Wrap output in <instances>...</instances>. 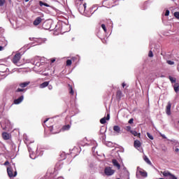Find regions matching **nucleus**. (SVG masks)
<instances>
[{"mask_svg": "<svg viewBox=\"0 0 179 179\" xmlns=\"http://www.w3.org/2000/svg\"><path fill=\"white\" fill-rule=\"evenodd\" d=\"M31 64L35 65L34 69L35 71H43L44 65H45V59L40 57H36L34 58Z\"/></svg>", "mask_w": 179, "mask_h": 179, "instance_id": "1", "label": "nucleus"}, {"mask_svg": "<svg viewBox=\"0 0 179 179\" xmlns=\"http://www.w3.org/2000/svg\"><path fill=\"white\" fill-rule=\"evenodd\" d=\"M26 2H29V0H24Z\"/></svg>", "mask_w": 179, "mask_h": 179, "instance_id": "57", "label": "nucleus"}, {"mask_svg": "<svg viewBox=\"0 0 179 179\" xmlns=\"http://www.w3.org/2000/svg\"><path fill=\"white\" fill-rule=\"evenodd\" d=\"M162 138H164V139H166L167 137H166V136L164 134L162 135Z\"/></svg>", "mask_w": 179, "mask_h": 179, "instance_id": "51", "label": "nucleus"}, {"mask_svg": "<svg viewBox=\"0 0 179 179\" xmlns=\"http://www.w3.org/2000/svg\"><path fill=\"white\" fill-rule=\"evenodd\" d=\"M115 173V171L110 166H107L104 169V173L106 176H113Z\"/></svg>", "mask_w": 179, "mask_h": 179, "instance_id": "6", "label": "nucleus"}, {"mask_svg": "<svg viewBox=\"0 0 179 179\" xmlns=\"http://www.w3.org/2000/svg\"><path fill=\"white\" fill-rule=\"evenodd\" d=\"M1 30H3V29H2V28H0V31H1Z\"/></svg>", "mask_w": 179, "mask_h": 179, "instance_id": "58", "label": "nucleus"}, {"mask_svg": "<svg viewBox=\"0 0 179 179\" xmlns=\"http://www.w3.org/2000/svg\"><path fill=\"white\" fill-rule=\"evenodd\" d=\"M144 161L147 162L148 164H152V162H150V159L147 156L143 157Z\"/></svg>", "mask_w": 179, "mask_h": 179, "instance_id": "28", "label": "nucleus"}, {"mask_svg": "<svg viewBox=\"0 0 179 179\" xmlns=\"http://www.w3.org/2000/svg\"><path fill=\"white\" fill-rule=\"evenodd\" d=\"M141 141L136 140L134 141V148H136V149H138V148H141Z\"/></svg>", "mask_w": 179, "mask_h": 179, "instance_id": "21", "label": "nucleus"}, {"mask_svg": "<svg viewBox=\"0 0 179 179\" xmlns=\"http://www.w3.org/2000/svg\"><path fill=\"white\" fill-rule=\"evenodd\" d=\"M174 16L176 17V19H179V12H175Z\"/></svg>", "mask_w": 179, "mask_h": 179, "instance_id": "38", "label": "nucleus"}, {"mask_svg": "<svg viewBox=\"0 0 179 179\" xmlns=\"http://www.w3.org/2000/svg\"><path fill=\"white\" fill-rule=\"evenodd\" d=\"M50 132H52V129H50Z\"/></svg>", "mask_w": 179, "mask_h": 179, "instance_id": "60", "label": "nucleus"}, {"mask_svg": "<svg viewBox=\"0 0 179 179\" xmlns=\"http://www.w3.org/2000/svg\"><path fill=\"white\" fill-rule=\"evenodd\" d=\"M3 127H6V124L3 125Z\"/></svg>", "mask_w": 179, "mask_h": 179, "instance_id": "61", "label": "nucleus"}, {"mask_svg": "<svg viewBox=\"0 0 179 179\" xmlns=\"http://www.w3.org/2000/svg\"><path fill=\"white\" fill-rule=\"evenodd\" d=\"M62 162H59L56 164V166H55V169L56 170H59L60 169H62Z\"/></svg>", "mask_w": 179, "mask_h": 179, "instance_id": "23", "label": "nucleus"}, {"mask_svg": "<svg viewBox=\"0 0 179 179\" xmlns=\"http://www.w3.org/2000/svg\"><path fill=\"white\" fill-rule=\"evenodd\" d=\"M175 152H179L178 148H176L175 149Z\"/></svg>", "mask_w": 179, "mask_h": 179, "instance_id": "55", "label": "nucleus"}, {"mask_svg": "<svg viewBox=\"0 0 179 179\" xmlns=\"http://www.w3.org/2000/svg\"><path fill=\"white\" fill-rule=\"evenodd\" d=\"M71 65H72V60L68 59V60L66 61V66H71Z\"/></svg>", "mask_w": 179, "mask_h": 179, "instance_id": "31", "label": "nucleus"}, {"mask_svg": "<svg viewBox=\"0 0 179 179\" xmlns=\"http://www.w3.org/2000/svg\"><path fill=\"white\" fill-rule=\"evenodd\" d=\"M167 64H169V65H174V62L171 61V60H168Z\"/></svg>", "mask_w": 179, "mask_h": 179, "instance_id": "42", "label": "nucleus"}, {"mask_svg": "<svg viewBox=\"0 0 179 179\" xmlns=\"http://www.w3.org/2000/svg\"><path fill=\"white\" fill-rule=\"evenodd\" d=\"M49 90H52V85H48Z\"/></svg>", "mask_w": 179, "mask_h": 179, "instance_id": "48", "label": "nucleus"}, {"mask_svg": "<svg viewBox=\"0 0 179 179\" xmlns=\"http://www.w3.org/2000/svg\"><path fill=\"white\" fill-rule=\"evenodd\" d=\"M50 85V81H45L42 84L39 85L40 89H44V87H47Z\"/></svg>", "mask_w": 179, "mask_h": 179, "instance_id": "18", "label": "nucleus"}, {"mask_svg": "<svg viewBox=\"0 0 179 179\" xmlns=\"http://www.w3.org/2000/svg\"><path fill=\"white\" fill-rule=\"evenodd\" d=\"M6 0H0V6L5 5Z\"/></svg>", "mask_w": 179, "mask_h": 179, "instance_id": "37", "label": "nucleus"}, {"mask_svg": "<svg viewBox=\"0 0 179 179\" xmlns=\"http://www.w3.org/2000/svg\"><path fill=\"white\" fill-rule=\"evenodd\" d=\"M174 91L176 92V93H178L179 92V87H173Z\"/></svg>", "mask_w": 179, "mask_h": 179, "instance_id": "43", "label": "nucleus"}, {"mask_svg": "<svg viewBox=\"0 0 179 179\" xmlns=\"http://www.w3.org/2000/svg\"><path fill=\"white\" fill-rule=\"evenodd\" d=\"M80 1H83V0H80Z\"/></svg>", "mask_w": 179, "mask_h": 179, "instance_id": "62", "label": "nucleus"}, {"mask_svg": "<svg viewBox=\"0 0 179 179\" xmlns=\"http://www.w3.org/2000/svg\"><path fill=\"white\" fill-rule=\"evenodd\" d=\"M141 177H148V173L145 171L143 169L139 168V166L137 167V171H136V177L137 178H140Z\"/></svg>", "mask_w": 179, "mask_h": 179, "instance_id": "3", "label": "nucleus"}, {"mask_svg": "<svg viewBox=\"0 0 179 179\" xmlns=\"http://www.w3.org/2000/svg\"><path fill=\"white\" fill-rule=\"evenodd\" d=\"M125 129H126V131H127L128 132H131V131H132V130L131 129V127H130V126L126 127H125Z\"/></svg>", "mask_w": 179, "mask_h": 179, "instance_id": "41", "label": "nucleus"}, {"mask_svg": "<svg viewBox=\"0 0 179 179\" xmlns=\"http://www.w3.org/2000/svg\"><path fill=\"white\" fill-rule=\"evenodd\" d=\"M48 128H52V126H47Z\"/></svg>", "mask_w": 179, "mask_h": 179, "instance_id": "56", "label": "nucleus"}, {"mask_svg": "<svg viewBox=\"0 0 179 179\" xmlns=\"http://www.w3.org/2000/svg\"><path fill=\"white\" fill-rule=\"evenodd\" d=\"M147 136L151 139V141H153L154 138L153 136H152V134H150L149 132L147 133Z\"/></svg>", "mask_w": 179, "mask_h": 179, "instance_id": "35", "label": "nucleus"}, {"mask_svg": "<svg viewBox=\"0 0 179 179\" xmlns=\"http://www.w3.org/2000/svg\"><path fill=\"white\" fill-rule=\"evenodd\" d=\"M162 173L163 174V176L164 177H169L170 176V175L171 174L170 172L167 171H165L164 172H162Z\"/></svg>", "mask_w": 179, "mask_h": 179, "instance_id": "24", "label": "nucleus"}, {"mask_svg": "<svg viewBox=\"0 0 179 179\" xmlns=\"http://www.w3.org/2000/svg\"><path fill=\"white\" fill-rule=\"evenodd\" d=\"M101 28L103 29V30L104 31L105 33H107V28H106V24H102Z\"/></svg>", "mask_w": 179, "mask_h": 179, "instance_id": "34", "label": "nucleus"}, {"mask_svg": "<svg viewBox=\"0 0 179 179\" xmlns=\"http://www.w3.org/2000/svg\"><path fill=\"white\" fill-rule=\"evenodd\" d=\"M28 151L29 152L30 158L32 159V160H34V159H36L37 156L36 155V154L33 153V151L31 150V148L28 146Z\"/></svg>", "mask_w": 179, "mask_h": 179, "instance_id": "12", "label": "nucleus"}, {"mask_svg": "<svg viewBox=\"0 0 179 179\" xmlns=\"http://www.w3.org/2000/svg\"><path fill=\"white\" fill-rule=\"evenodd\" d=\"M29 85H30V82L27 81V82L20 83L19 86L20 87H22L23 89L24 87H27V86H29Z\"/></svg>", "mask_w": 179, "mask_h": 179, "instance_id": "17", "label": "nucleus"}, {"mask_svg": "<svg viewBox=\"0 0 179 179\" xmlns=\"http://www.w3.org/2000/svg\"><path fill=\"white\" fill-rule=\"evenodd\" d=\"M130 132L134 136H141V134L137 133L135 130H131Z\"/></svg>", "mask_w": 179, "mask_h": 179, "instance_id": "27", "label": "nucleus"}, {"mask_svg": "<svg viewBox=\"0 0 179 179\" xmlns=\"http://www.w3.org/2000/svg\"><path fill=\"white\" fill-rule=\"evenodd\" d=\"M56 59L55 58H52L50 59L51 64H54V62H55Z\"/></svg>", "mask_w": 179, "mask_h": 179, "instance_id": "45", "label": "nucleus"}, {"mask_svg": "<svg viewBox=\"0 0 179 179\" xmlns=\"http://www.w3.org/2000/svg\"><path fill=\"white\" fill-rule=\"evenodd\" d=\"M168 179H178L177 177H176V176H174L173 174H170Z\"/></svg>", "mask_w": 179, "mask_h": 179, "instance_id": "32", "label": "nucleus"}, {"mask_svg": "<svg viewBox=\"0 0 179 179\" xmlns=\"http://www.w3.org/2000/svg\"><path fill=\"white\" fill-rule=\"evenodd\" d=\"M41 22H43V19L41 17H36L34 21V26H38Z\"/></svg>", "mask_w": 179, "mask_h": 179, "instance_id": "13", "label": "nucleus"}, {"mask_svg": "<svg viewBox=\"0 0 179 179\" xmlns=\"http://www.w3.org/2000/svg\"><path fill=\"white\" fill-rule=\"evenodd\" d=\"M8 164H9V162L8 161H6L5 163H4V166H8Z\"/></svg>", "mask_w": 179, "mask_h": 179, "instance_id": "50", "label": "nucleus"}, {"mask_svg": "<svg viewBox=\"0 0 179 179\" xmlns=\"http://www.w3.org/2000/svg\"><path fill=\"white\" fill-rule=\"evenodd\" d=\"M72 59H75V57H73Z\"/></svg>", "mask_w": 179, "mask_h": 179, "instance_id": "59", "label": "nucleus"}, {"mask_svg": "<svg viewBox=\"0 0 179 179\" xmlns=\"http://www.w3.org/2000/svg\"><path fill=\"white\" fill-rule=\"evenodd\" d=\"M55 177V171L52 169H48L45 175V179H53Z\"/></svg>", "mask_w": 179, "mask_h": 179, "instance_id": "5", "label": "nucleus"}, {"mask_svg": "<svg viewBox=\"0 0 179 179\" xmlns=\"http://www.w3.org/2000/svg\"><path fill=\"white\" fill-rule=\"evenodd\" d=\"M69 93L70 94H71V96H73V94H75V92L73 91V89L72 88L71 85H69Z\"/></svg>", "mask_w": 179, "mask_h": 179, "instance_id": "26", "label": "nucleus"}, {"mask_svg": "<svg viewBox=\"0 0 179 179\" xmlns=\"http://www.w3.org/2000/svg\"><path fill=\"white\" fill-rule=\"evenodd\" d=\"M122 87H125L127 86V84H125V83H123L122 84Z\"/></svg>", "mask_w": 179, "mask_h": 179, "instance_id": "49", "label": "nucleus"}, {"mask_svg": "<svg viewBox=\"0 0 179 179\" xmlns=\"http://www.w3.org/2000/svg\"><path fill=\"white\" fill-rule=\"evenodd\" d=\"M112 163L114 167H116L117 170H120L121 169V165H120V163H118V161H117V159H113Z\"/></svg>", "mask_w": 179, "mask_h": 179, "instance_id": "14", "label": "nucleus"}, {"mask_svg": "<svg viewBox=\"0 0 179 179\" xmlns=\"http://www.w3.org/2000/svg\"><path fill=\"white\" fill-rule=\"evenodd\" d=\"M48 120H50V119H46L45 120H44L43 123L45 124V122H47L48 121Z\"/></svg>", "mask_w": 179, "mask_h": 179, "instance_id": "54", "label": "nucleus"}, {"mask_svg": "<svg viewBox=\"0 0 179 179\" xmlns=\"http://www.w3.org/2000/svg\"><path fill=\"white\" fill-rule=\"evenodd\" d=\"M169 80H171V83H176L177 79H176V78H173L171 76L169 77Z\"/></svg>", "mask_w": 179, "mask_h": 179, "instance_id": "29", "label": "nucleus"}, {"mask_svg": "<svg viewBox=\"0 0 179 179\" xmlns=\"http://www.w3.org/2000/svg\"><path fill=\"white\" fill-rule=\"evenodd\" d=\"M16 93H19L20 92H26V89H23V88H17L16 90H15Z\"/></svg>", "mask_w": 179, "mask_h": 179, "instance_id": "30", "label": "nucleus"}, {"mask_svg": "<svg viewBox=\"0 0 179 179\" xmlns=\"http://www.w3.org/2000/svg\"><path fill=\"white\" fill-rule=\"evenodd\" d=\"M2 129L4 131H10L12 129V124L9 120H5L1 123Z\"/></svg>", "mask_w": 179, "mask_h": 179, "instance_id": "2", "label": "nucleus"}, {"mask_svg": "<svg viewBox=\"0 0 179 179\" xmlns=\"http://www.w3.org/2000/svg\"><path fill=\"white\" fill-rule=\"evenodd\" d=\"M148 57H150V58L153 57V52H152V50H150L148 53Z\"/></svg>", "mask_w": 179, "mask_h": 179, "instance_id": "39", "label": "nucleus"}, {"mask_svg": "<svg viewBox=\"0 0 179 179\" xmlns=\"http://www.w3.org/2000/svg\"><path fill=\"white\" fill-rule=\"evenodd\" d=\"M3 47L0 45V51H3Z\"/></svg>", "mask_w": 179, "mask_h": 179, "instance_id": "52", "label": "nucleus"}, {"mask_svg": "<svg viewBox=\"0 0 179 179\" xmlns=\"http://www.w3.org/2000/svg\"><path fill=\"white\" fill-rule=\"evenodd\" d=\"M24 143H26V145H29V143H30L29 142V138H27L25 136H24Z\"/></svg>", "mask_w": 179, "mask_h": 179, "instance_id": "33", "label": "nucleus"}, {"mask_svg": "<svg viewBox=\"0 0 179 179\" xmlns=\"http://www.w3.org/2000/svg\"><path fill=\"white\" fill-rule=\"evenodd\" d=\"M174 87H179V84L178 83H175L173 85V88Z\"/></svg>", "mask_w": 179, "mask_h": 179, "instance_id": "47", "label": "nucleus"}, {"mask_svg": "<svg viewBox=\"0 0 179 179\" xmlns=\"http://www.w3.org/2000/svg\"><path fill=\"white\" fill-rule=\"evenodd\" d=\"M107 146H108L109 148H113L114 146V145L111 143V142H108L106 143Z\"/></svg>", "mask_w": 179, "mask_h": 179, "instance_id": "36", "label": "nucleus"}, {"mask_svg": "<svg viewBox=\"0 0 179 179\" xmlns=\"http://www.w3.org/2000/svg\"><path fill=\"white\" fill-rule=\"evenodd\" d=\"M109 120H110V113H108L106 117H104L100 120V122L101 124H106V122Z\"/></svg>", "mask_w": 179, "mask_h": 179, "instance_id": "15", "label": "nucleus"}, {"mask_svg": "<svg viewBox=\"0 0 179 179\" xmlns=\"http://www.w3.org/2000/svg\"><path fill=\"white\" fill-rule=\"evenodd\" d=\"M129 124H134V119H130L129 120Z\"/></svg>", "mask_w": 179, "mask_h": 179, "instance_id": "46", "label": "nucleus"}, {"mask_svg": "<svg viewBox=\"0 0 179 179\" xmlns=\"http://www.w3.org/2000/svg\"><path fill=\"white\" fill-rule=\"evenodd\" d=\"M113 131L116 132V134H121V127L120 126H114Z\"/></svg>", "mask_w": 179, "mask_h": 179, "instance_id": "19", "label": "nucleus"}, {"mask_svg": "<svg viewBox=\"0 0 179 179\" xmlns=\"http://www.w3.org/2000/svg\"><path fill=\"white\" fill-rule=\"evenodd\" d=\"M86 3L83 4V6H84V9L86 10Z\"/></svg>", "mask_w": 179, "mask_h": 179, "instance_id": "53", "label": "nucleus"}, {"mask_svg": "<svg viewBox=\"0 0 179 179\" xmlns=\"http://www.w3.org/2000/svg\"><path fill=\"white\" fill-rule=\"evenodd\" d=\"M20 58H22V55H20V53L15 54L13 58L12 61L15 64V65H17V66H20V63H19V61H20Z\"/></svg>", "mask_w": 179, "mask_h": 179, "instance_id": "4", "label": "nucleus"}, {"mask_svg": "<svg viewBox=\"0 0 179 179\" xmlns=\"http://www.w3.org/2000/svg\"><path fill=\"white\" fill-rule=\"evenodd\" d=\"M40 6H45L46 8H50V5H48L47 3H44L43 1H39Z\"/></svg>", "mask_w": 179, "mask_h": 179, "instance_id": "25", "label": "nucleus"}, {"mask_svg": "<svg viewBox=\"0 0 179 179\" xmlns=\"http://www.w3.org/2000/svg\"><path fill=\"white\" fill-rule=\"evenodd\" d=\"M7 173L8 174V177H10V178H12V177H16V176H17V171H15L13 173V170L12 169V168H7Z\"/></svg>", "mask_w": 179, "mask_h": 179, "instance_id": "9", "label": "nucleus"}, {"mask_svg": "<svg viewBox=\"0 0 179 179\" xmlns=\"http://www.w3.org/2000/svg\"><path fill=\"white\" fill-rule=\"evenodd\" d=\"M2 137H3V138L5 139V141H8L10 138V136H9V134H8L6 132H3L2 134Z\"/></svg>", "mask_w": 179, "mask_h": 179, "instance_id": "20", "label": "nucleus"}, {"mask_svg": "<svg viewBox=\"0 0 179 179\" xmlns=\"http://www.w3.org/2000/svg\"><path fill=\"white\" fill-rule=\"evenodd\" d=\"M169 15H170V10H166L165 12V16H169Z\"/></svg>", "mask_w": 179, "mask_h": 179, "instance_id": "44", "label": "nucleus"}, {"mask_svg": "<svg viewBox=\"0 0 179 179\" xmlns=\"http://www.w3.org/2000/svg\"><path fill=\"white\" fill-rule=\"evenodd\" d=\"M69 129H71V124H66L62 128V131H69Z\"/></svg>", "mask_w": 179, "mask_h": 179, "instance_id": "22", "label": "nucleus"}, {"mask_svg": "<svg viewBox=\"0 0 179 179\" xmlns=\"http://www.w3.org/2000/svg\"><path fill=\"white\" fill-rule=\"evenodd\" d=\"M8 75H9V69L8 68L5 71H0V80L6 78Z\"/></svg>", "mask_w": 179, "mask_h": 179, "instance_id": "8", "label": "nucleus"}, {"mask_svg": "<svg viewBox=\"0 0 179 179\" xmlns=\"http://www.w3.org/2000/svg\"><path fill=\"white\" fill-rule=\"evenodd\" d=\"M88 145H90V146H93L92 148V152H94L96 148H97V143L94 140H92L91 143L90 144H88Z\"/></svg>", "mask_w": 179, "mask_h": 179, "instance_id": "16", "label": "nucleus"}, {"mask_svg": "<svg viewBox=\"0 0 179 179\" xmlns=\"http://www.w3.org/2000/svg\"><path fill=\"white\" fill-rule=\"evenodd\" d=\"M6 68H8L6 65L1 64V71H6Z\"/></svg>", "mask_w": 179, "mask_h": 179, "instance_id": "40", "label": "nucleus"}, {"mask_svg": "<svg viewBox=\"0 0 179 179\" xmlns=\"http://www.w3.org/2000/svg\"><path fill=\"white\" fill-rule=\"evenodd\" d=\"M24 99V96L22 95L18 99L14 100L13 104H20V103H22V101H23Z\"/></svg>", "mask_w": 179, "mask_h": 179, "instance_id": "11", "label": "nucleus"}, {"mask_svg": "<svg viewBox=\"0 0 179 179\" xmlns=\"http://www.w3.org/2000/svg\"><path fill=\"white\" fill-rule=\"evenodd\" d=\"M103 5H104L106 8H113V6H114V0H105L103 2Z\"/></svg>", "mask_w": 179, "mask_h": 179, "instance_id": "7", "label": "nucleus"}, {"mask_svg": "<svg viewBox=\"0 0 179 179\" xmlns=\"http://www.w3.org/2000/svg\"><path fill=\"white\" fill-rule=\"evenodd\" d=\"M166 113L167 115H171V102H168V104L166 108Z\"/></svg>", "mask_w": 179, "mask_h": 179, "instance_id": "10", "label": "nucleus"}]
</instances>
